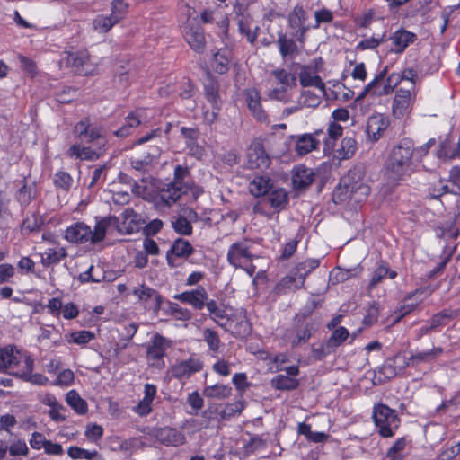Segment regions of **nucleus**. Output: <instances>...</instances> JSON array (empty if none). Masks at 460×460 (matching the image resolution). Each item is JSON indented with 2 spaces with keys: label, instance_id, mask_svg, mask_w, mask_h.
<instances>
[{
  "label": "nucleus",
  "instance_id": "1",
  "mask_svg": "<svg viewBox=\"0 0 460 460\" xmlns=\"http://www.w3.org/2000/svg\"><path fill=\"white\" fill-rule=\"evenodd\" d=\"M413 152V145L409 139L402 140L392 149L385 163V173L388 178L399 181L411 174Z\"/></svg>",
  "mask_w": 460,
  "mask_h": 460
},
{
  "label": "nucleus",
  "instance_id": "2",
  "mask_svg": "<svg viewBox=\"0 0 460 460\" xmlns=\"http://www.w3.org/2000/svg\"><path fill=\"white\" fill-rule=\"evenodd\" d=\"M444 352L441 347H435L428 351H420L406 358L402 354H396L393 358H388L384 366L385 374L396 375V367L402 370L407 367H416L420 363H429L438 358Z\"/></svg>",
  "mask_w": 460,
  "mask_h": 460
},
{
  "label": "nucleus",
  "instance_id": "3",
  "mask_svg": "<svg viewBox=\"0 0 460 460\" xmlns=\"http://www.w3.org/2000/svg\"><path fill=\"white\" fill-rule=\"evenodd\" d=\"M364 170L361 167H354L341 180L343 189L346 190L345 194L349 193L357 201L363 200L370 192V188L364 182ZM341 189L342 186L340 184L334 197L338 196V191Z\"/></svg>",
  "mask_w": 460,
  "mask_h": 460
},
{
  "label": "nucleus",
  "instance_id": "4",
  "mask_svg": "<svg viewBox=\"0 0 460 460\" xmlns=\"http://www.w3.org/2000/svg\"><path fill=\"white\" fill-rule=\"evenodd\" d=\"M373 420L379 435L383 438L393 437L400 426L396 411L383 403L374 407Z\"/></svg>",
  "mask_w": 460,
  "mask_h": 460
},
{
  "label": "nucleus",
  "instance_id": "5",
  "mask_svg": "<svg viewBox=\"0 0 460 460\" xmlns=\"http://www.w3.org/2000/svg\"><path fill=\"white\" fill-rule=\"evenodd\" d=\"M190 172L187 166L178 164L174 168L173 181L167 184V189L163 190L162 199L171 205L178 201L182 194L190 190V185L184 180L190 176Z\"/></svg>",
  "mask_w": 460,
  "mask_h": 460
},
{
  "label": "nucleus",
  "instance_id": "6",
  "mask_svg": "<svg viewBox=\"0 0 460 460\" xmlns=\"http://www.w3.org/2000/svg\"><path fill=\"white\" fill-rule=\"evenodd\" d=\"M128 4L124 0H113L111 2V13L110 15H98L93 22L95 31L105 33L115 24L121 21L127 13Z\"/></svg>",
  "mask_w": 460,
  "mask_h": 460
},
{
  "label": "nucleus",
  "instance_id": "7",
  "mask_svg": "<svg viewBox=\"0 0 460 460\" xmlns=\"http://www.w3.org/2000/svg\"><path fill=\"white\" fill-rule=\"evenodd\" d=\"M90 55L87 50L74 52H64L59 61L60 66L70 67L79 75H89L92 74L90 66Z\"/></svg>",
  "mask_w": 460,
  "mask_h": 460
},
{
  "label": "nucleus",
  "instance_id": "8",
  "mask_svg": "<svg viewBox=\"0 0 460 460\" xmlns=\"http://www.w3.org/2000/svg\"><path fill=\"white\" fill-rule=\"evenodd\" d=\"M415 96L416 91L413 84L411 83L409 86L399 88L395 93L392 105L393 115L401 119L408 114L411 110Z\"/></svg>",
  "mask_w": 460,
  "mask_h": 460
},
{
  "label": "nucleus",
  "instance_id": "9",
  "mask_svg": "<svg viewBox=\"0 0 460 460\" xmlns=\"http://www.w3.org/2000/svg\"><path fill=\"white\" fill-rule=\"evenodd\" d=\"M261 205H270L272 208H282L288 200V194L283 189L272 190L270 179L268 176L261 175Z\"/></svg>",
  "mask_w": 460,
  "mask_h": 460
},
{
  "label": "nucleus",
  "instance_id": "10",
  "mask_svg": "<svg viewBox=\"0 0 460 460\" xmlns=\"http://www.w3.org/2000/svg\"><path fill=\"white\" fill-rule=\"evenodd\" d=\"M102 131V128L91 124L89 118H84L74 128L75 136L82 142L92 143L98 141L100 145L104 146L106 140Z\"/></svg>",
  "mask_w": 460,
  "mask_h": 460
},
{
  "label": "nucleus",
  "instance_id": "11",
  "mask_svg": "<svg viewBox=\"0 0 460 460\" xmlns=\"http://www.w3.org/2000/svg\"><path fill=\"white\" fill-rule=\"evenodd\" d=\"M192 244L181 237L173 241L170 249L166 252V261L170 268L179 267L176 259H187L194 252Z\"/></svg>",
  "mask_w": 460,
  "mask_h": 460
},
{
  "label": "nucleus",
  "instance_id": "12",
  "mask_svg": "<svg viewBox=\"0 0 460 460\" xmlns=\"http://www.w3.org/2000/svg\"><path fill=\"white\" fill-rule=\"evenodd\" d=\"M390 125L388 117L381 113L371 115L367 119L366 133L367 140L370 142L378 141Z\"/></svg>",
  "mask_w": 460,
  "mask_h": 460
},
{
  "label": "nucleus",
  "instance_id": "13",
  "mask_svg": "<svg viewBox=\"0 0 460 460\" xmlns=\"http://www.w3.org/2000/svg\"><path fill=\"white\" fill-rule=\"evenodd\" d=\"M133 294L138 297V299L146 303V307L152 310L155 314L161 309V305L164 302L163 296L155 289L141 285L133 290Z\"/></svg>",
  "mask_w": 460,
  "mask_h": 460
},
{
  "label": "nucleus",
  "instance_id": "14",
  "mask_svg": "<svg viewBox=\"0 0 460 460\" xmlns=\"http://www.w3.org/2000/svg\"><path fill=\"white\" fill-rule=\"evenodd\" d=\"M207 293L203 286H198L195 289L174 295L173 298L191 305L195 310H202L204 300L207 299Z\"/></svg>",
  "mask_w": 460,
  "mask_h": 460
},
{
  "label": "nucleus",
  "instance_id": "15",
  "mask_svg": "<svg viewBox=\"0 0 460 460\" xmlns=\"http://www.w3.org/2000/svg\"><path fill=\"white\" fill-rule=\"evenodd\" d=\"M184 39L190 47L197 53L205 49L206 40L204 31L199 24H189L184 28Z\"/></svg>",
  "mask_w": 460,
  "mask_h": 460
},
{
  "label": "nucleus",
  "instance_id": "16",
  "mask_svg": "<svg viewBox=\"0 0 460 460\" xmlns=\"http://www.w3.org/2000/svg\"><path fill=\"white\" fill-rule=\"evenodd\" d=\"M314 180V172L312 169L303 164L294 167L292 170V185L297 191L307 189Z\"/></svg>",
  "mask_w": 460,
  "mask_h": 460
},
{
  "label": "nucleus",
  "instance_id": "17",
  "mask_svg": "<svg viewBox=\"0 0 460 460\" xmlns=\"http://www.w3.org/2000/svg\"><path fill=\"white\" fill-rule=\"evenodd\" d=\"M203 367L202 362L199 358H190L174 365L172 367V376L175 378H188L191 375L199 372Z\"/></svg>",
  "mask_w": 460,
  "mask_h": 460
},
{
  "label": "nucleus",
  "instance_id": "18",
  "mask_svg": "<svg viewBox=\"0 0 460 460\" xmlns=\"http://www.w3.org/2000/svg\"><path fill=\"white\" fill-rule=\"evenodd\" d=\"M91 228L83 222L68 226L65 232V239L70 243H85L90 242Z\"/></svg>",
  "mask_w": 460,
  "mask_h": 460
},
{
  "label": "nucleus",
  "instance_id": "19",
  "mask_svg": "<svg viewBox=\"0 0 460 460\" xmlns=\"http://www.w3.org/2000/svg\"><path fill=\"white\" fill-rule=\"evenodd\" d=\"M252 255L243 243H233L227 252V261L234 267H243V264L251 261Z\"/></svg>",
  "mask_w": 460,
  "mask_h": 460
},
{
  "label": "nucleus",
  "instance_id": "20",
  "mask_svg": "<svg viewBox=\"0 0 460 460\" xmlns=\"http://www.w3.org/2000/svg\"><path fill=\"white\" fill-rule=\"evenodd\" d=\"M386 74V68L384 69L374 80H376L375 88H373V95L382 96L388 95L393 93L394 88L400 83L399 74L393 73L387 78L385 84H381Z\"/></svg>",
  "mask_w": 460,
  "mask_h": 460
},
{
  "label": "nucleus",
  "instance_id": "21",
  "mask_svg": "<svg viewBox=\"0 0 460 460\" xmlns=\"http://www.w3.org/2000/svg\"><path fill=\"white\" fill-rule=\"evenodd\" d=\"M21 351L14 345H6L0 348V372H6L19 365Z\"/></svg>",
  "mask_w": 460,
  "mask_h": 460
},
{
  "label": "nucleus",
  "instance_id": "22",
  "mask_svg": "<svg viewBox=\"0 0 460 460\" xmlns=\"http://www.w3.org/2000/svg\"><path fill=\"white\" fill-rule=\"evenodd\" d=\"M119 218L115 216H110L98 220L94 226L93 231L91 230L90 243L96 244L104 240L109 226H117Z\"/></svg>",
  "mask_w": 460,
  "mask_h": 460
},
{
  "label": "nucleus",
  "instance_id": "23",
  "mask_svg": "<svg viewBox=\"0 0 460 460\" xmlns=\"http://www.w3.org/2000/svg\"><path fill=\"white\" fill-rule=\"evenodd\" d=\"M157 438L165 446H180L185 443V436L174 428L164 427L157 430Z\"/></svg>",
  "mask_w": 460,
  "mask_h": 460
},
{
  "label": "nucleus",
  "instance_id": "24",
  "mask_svg": "<svg viewBox=\"0 0 460 460\" xmlns=\"http://www.w3.org/2000/svg\"><path fill=\"white\" fill-rule=\"evenodd\" d=\"M305 278L300 274H296L294 270L289 275L284 277L276 286L275 290L278 293H288L301 288L305 283Z\"/></svg>",
  "mask_w": 460,
  "mask_h": 460
},
{
  "label": "nucleus",
  "instance_id": "25",
  "mask_svg": "<svg viewBox=\"0 0 460 460\" xmlns=\"http://www.w3.org/2000/svg\"><path fill=\"white\" fill-rule=\"evenodd\" d=\"M233 52L230 49H220L215 55L212 61V67L216 73L224 75L226 74L232 63Z\"/></svg>",
  "mask_w": 460,
  "mask_h": 460
},
{
  "label": "nucleus",
  "instance_id": "26",
  "mask_svg": "<svg viewBox=\"0 0 460 460\" xmlns=\"http://www.w3.org/2000/svg\"><path fill=\"white\" fill-rule=\"evenodd\" d=\"M166 339L159 333H155L146 350V355L149 359L153 360H160L165 355L166 346H165Z\"/></svg>",
  "mask_w": 460,
  "mask_h": 460
},
{
  "label": "nucleus",
  "instance_id": "27",
  "mask_svg": "<svg viewBox=\"0 0 460 460\" xmlns=\"http://www.w3.org/2000/svg\"><path fill=\"white\" fill-rule=\"evenodd\" d=\"M319 143V140H317L314 135L302 134L296 137L295 151L297 155L302 156L317 149Z\"/></svg>",
  "mask_w": 460,
  "mask_h": 460
},
{
  "label": "nucleus",
  "instance_id": "28",
  "mask_svg": "<svg viewBox=\"0 0 460 460\" xmlns=\"http://www.w3.org/2000/svg\"><path fill=\"white\" fill-rule=\"evenodd\" d=\"M391 40L394 44V52L402 53L416 40V35L406 30H398L391 36Z\"/></svg>",
  "mask_w": 460,
  "mask_h": 460
},
{
  "label": "nucleus",
  "instance_id": "29",
  "mask_svg": "<svg viewBox=\"0 0 460 460\" xmlns=\"http://www.w3.org/2000/svg\"><path fill=\"white\" fill-rule=\"evenodd\" d=\"M306 20V13L301 6H296L289 14V24L291 28L300 31L298 40L302 41L304 34L308 30L304 25Z\"/></svg>",
  "mask_w": 460,
  "mask_h": 460
},
{
  "label": "nucleus",
  "instance_id": "30",
  "mask_svg": "<svg viewBox=\"0 0 460 460\" xmlns=\"http://www.w3.org/2000/svg\"><path fill=\"white\" fill-rule=\"evenodd\" d=\"M164 314L167 316H173L176 320L188 321L191 318V312L181 307L180 305L174 302L166 301L165 305L162 306L161 309Z\"/></svg>",
  "mask_w": 460,
  "mask_h": 460
},
{
  "label": "nucleus",
  "instance_id": "31",
  "mask_svg": "<svg viewBox=\"0 0 460 460\" xmlns=\"http://www.w3.org/2000/svg\"><path fill=\"white\" fill-rule=\"evenodd\" d=\"M66 256L67 253L64 248H49L44 252L40 253V262L45 268H49L50 266L58 265Z\"/></svg>",
  "mask_w": 460,
  "mask_h": 460
},
{
  "label": "nucleus",
  "instance_id": "32",
  "mask_svg": "<svg viewBox=\"0 0 460 460\" xmlns=\"http://www.w3.org/2000/svg\"><path fill=\"white\" fill-rule=\"evenodd\" d=\"M457 315V312L451 309H445L434 314L429 321V328L437 331L438 328L447 325Z\"/></svg>",
  "mask_w": 460,
  "mask_h": 460
},
{
  "label": "nucleus",
  "instance_id": "33",
  "mask_svg": "<svg viewBox=\"0 0 460 460\" xmlns=\"http://www.w3.org/2000/svg\"><path fill=\"white\" fill-rule=\"evenodd\" d=\"M171 224L174 232L179 235L190 236L193 233L192 224L184 215L172 217Z\"/></svg>",
  "mask_w": 460,
  "mask_h": 460
},
{
  "label": "nucleus",
  "instance_id": "34",
  "mask_svg": "<svg viewBox=\"0 0 460 460\" xmlns=\"http://www.w3.org/2000/svg\"><path fill=\"white\" fill-rule=\"evenodd\" d=\"M67 404L79 415H84L88 411V404L75 390H70L66 395Z\"/></svg>",
  "mask_w": 460,
  "mask_h": 460
},
{
  "label": "nucleus",
  "instance_id": "35",
  "mask_svg": "<svg viewBox=\"0 0 460 460\" xmlns=\"http://www.w3.org/2000/svg\"><path fill=\"white\" fill-rule=\"evenodd\" d=\"M300 84L305 86H314L321 90L324 89V84L321 77L315 75L311 68L303 66L299 74Z\"/></svg>",
  "mask_w": 460,
  "mask_h": 460
},
{
  "label": "nucleus",
  "instance_id": "36",
  "mask_svg": "<svg viewBox=\"0 0 460 460\" xmlns=\"http://www.w3.org/2000/svg\"><path fill=\"white\" fill-rule=\"evenodd\" d=\"M232 393V387L223 384L208 385L203 389V395L207 398L225 399Z\"/></svg>",
  "mask_w": 460,
  "mask_h": 460
},
{
  "label": "nucleus",
  "instance_id": "37",
  "mask_svg": "<svg viewBox=\"0 0 460 460\" xmlns=\"http://www.w3.org/2000/svg\"><path fill=\"white\" fill-rule=\"evenodd\" d=\"M244 101L253 117L259 120V90L256 88L246 89Z\"/></svg>",
  "mask_w": 460,
  "mask_h": 460
},
{
  "label": "nucleus",
  "instance_id": "38",
  "mask_svg": "<svg viewBox=\"0 0 460 460\" xmlns=\"http://www.w3.org/2000/svg\"><path fill=\"white\" fill-rule=\"evenodd\" d=\"M271 385L278 390H294L298 387L299 381L294 377L278 375L271 380Z\"/></svg>",
  "mask_w": 460,
  "mask_h": 460
},
{
  "label": "nucleus",
  "instance_id": "39",
  "mask_svg": "<svg viewBox=\"0 0 460 460\" xmlns=\"http://www.w3.org/2000/svg\"><path fill=\"white\" fill-rule=\"evenodd\" d=\"M140 125V119L133 112L129 113L125 119V123L116 131L114 135L118 137H125L130 135L133 128Z\"/></svg>",
  "mask_w": 460,
  "mask_h": 460
},
{
  "label": "nucleus",
  "instance_id": "40",
  "mask_svg": "<svg viewBox=\"0 0 460 460\" xmlns=\"http://www.w3.org/2000/svg\"><path fill=\"white\" fill-rule=\"evenodd\" d=\"M44 224V220L41 217L33 214L31 217H27L23 219L21 229L22 233L31 234L33 232H39Z\"/></svg>",
  "mask_w": 460,
  "mask_h": 460
},
{
  "label": "nucleus",
  "instance_id": "41",
  "mask_svg": "<svg viewBox=\"0 0 460 460\" xmlns=\"http://www.w3.org/2000/svg\"><path fill=\"white\" fill-rule=\"evenodd\" d=\"M277 81L282 84V90H287L296 85V77L293 73L284 69H278L272 72Z\"/></svg>",
  "mask_w": 460,
  "mask_h": 460
},
{
  "label": "nucleus",
  "instance_id": "42",
  "mask_svg": "<svg viewBox=\"0 0 460 460\" xmlns=\"http://www.w3.org/2000/svg\"><path fill=\"white\" fill-rule=\"evenodd\" d=\"M247 167L250 169L259 168V141L254 138L246 152Z\"/></svg>",
  "mask_w": 460,
  "mask_h": 460
},
{
  "label": "nucleus",
  "instance_id": "43",
  "mask_svg": "<svg viewBox=\"0 0 460 460\" xmlns=\"http://www.w3.org/2000/svg\"><path fill=\"white\" fill-rule=\"evenodd\" d=\"M67 455L69 457H71L74 460L77 459H86V460H93L97 455L98 452L96 450L93 451H88L84 448L72 446L67 450Z\"/></svg>",
  "mask_w": 460,
  "mask_h": 460
},
{
  "label": "nucleus",
  "instance_id": "44",
  "mask_svg": "<svg viewBox=\"0 0 460 460\" xmlns=\"http://www.w3.org/2000/svg\"><path fill=\"white\" fill-rule=\"evenodd\" d=\"M349 333V331L345 327H339L335 329L331 337L328 339L327 347L335 348L340 346L343 341H345Z\"/></svg>",
  "mask_w": 460,
  "mask_h": 460
},
{
  "label": "nucleus",
  "instance_id": "45",
  "mask_svg": "<svg viewBox=\"0 0 460 460\" xmlns=\"http://www.w3.org/2000/svg\"><path fill=\"white\" fill-rule=\"evenodd\" d=\"M202 336L209 349L213 352H217L221 343L217 332L212 329L206 328L203 331Z\"/></svg>",
  "mask_w": 460,
  "mask_h": 460
},
{
  "label": "nucleus",
  "instance_id": "46",
  "mask_svg": "<svg viewBox=\"0 0 460 460\" xmlns=\"http://www.w3.org/2000/svg\"><path fill=\"white\" fill-rule=\"evenodd\" d=\"M279 50L283 57L293 56L298 53L297 46L293 40L279 36Z\"/></svg>",
  "mask_w": 460,
  "mask_h": 460
},
{
  "label": "nucleus",
  "instance_id": "47",
  "mask_svg": "<svg viewBox=\"0 0 460 460\" xmlns=\"http://www.w3.org/2000/svg\"><path fill=\"white\" fill-rule=\"evenodd\" d=\"M203 308L207 309V311L212 316V319H225V310L217 305V301L209 299L208 293L207 299L204 300Z\"/></svg>",
  "mask_w": 460,
  "mask_h": 460
},
{
  "label": "nucleus",
  "instance_id": "48",
  "mask_svg": "<svg viewBox=\"0 0 460 460\" xmlns=\"http://www.w3.org/2000/svg\"><path fill=\"white\" fill-rule=\"evenodd\" d=\"M70 339H66L67 342H74L79 345H84L95 338L94 333L90 331L74 332L69 334Z\"/></svg>",
  "mask_w": 460,
  "mask_h": 460
},
{
  "label": "nucleus",
  "instance_id": "49",
  "mask_svg": "<svg viewBox=\"0 0 460 460\" xmlns=\"http://www.w3.org/2000/svg\"><path fill=\"white\" fill-rule=\"evenodd\" d=\"M396 275L397 274L395 271L390 270L388 268L385 266H379L374 272L369 287L375 288L385 278H386V276H388L390 279H394Z\"/></svg>",
  "mask_w": 460,
  "mask_h": 460
},
{
  "label": "nucleus",
  "instance_id": "50",
  "mask_svg": "<svg viewBox=\"0 0 460 460\" xmlns=\"http://www.w3.org/2000/svg\"><path fill=\"white\" fill-rule=\"evenodd\" d=\"M54 184L57 188L66 191L69 190L73 182L71 175L64 171H59L54 175Z\"/></svg>",
  "mask_w": 460,
  "mask_h": 460
},
{
  "label": "nucleus",
  "instance_id": "51",
  "mask_svg": "<svg viewBox=\"0 0 460 460\" xmlns=\"http://www.w3.org/2000/svg\"><path fill=\"white\" fill-rule=\"evenodd\" d=\"M357 150L356 140L352 137H346L341 140L340 153L342 158H350Z\"/></svg>",
  "mask_w": 460,
  "mask_h": 460
},
{
  "label": "nucleus",
  "instance_id": "52",
  "mask_svg": "<svg viewBox=\"0 0 460 460\" xmlns=\"http://www.w3.org/2000/svg\"><path fill=\"white\" fill-rule=\"evenodd\" d=\"M319 266V261L315 259H309L303 262L298 263L296 268V274H300L305 279L311 273L314 269Z\"/></svg>",
  "mask_w": 460,
  "mask_h": 460
},
{
  "label": "nucleus",
  "instance_id": "53",
  "mask_svg": "<svg viewBox=\"0 0 460 460\" xmlns=\"http://www.w3.org/2000/svg\"><path fill=\"white\" fill-rule=\"evenodd\" d=\"M205 95L207 100L212 104L213 110L218 111L220 106L217 86L213 83L205 85Z\"/></svg>",
  "mask_w": 460,
  "mask_h": 460
},
{
  "label": "nucleus",
  "instance_id": "54",
  "mask_svg": "<svg viewBox=\"0 0 460 460\" xmlns=\"http://www.w3.org/2000/svg\"><path fill=\"white\" fill-rule=\"evenodd\" d=\"M15 376H18L25 381L31 382L34 385H44L49 381L48 377L42 374H29L28 372H16L13 374Z\"/></svg>",
  "mask_w": 460,
  "mask_h": 460
},
{
  "label": "nucleus",
  "instance_id": "55",
  "mask_svg": "<svg viewBox=\"0 0 460 460\" xmlns=\"http://www.w3.org/2000/svg\"><path fill=\"white\" fill-rule=\"evenodd\" d=\"M429 191L430 197L436 199L441 198L443 195L447 193H453V191L449 190V187L447 184H445L442 181H439L437 184L433 185ZM454 194L456 196H459L460 190L459 191L454 192Z\"/></svg>",
  "mask_w": 460,
  "mask_h": 460
},
{
  "label": "nucleus",
  "instance_id": "56",
  "mask_svg": "<svg viewBox=\"0 0 460 460\" xmlns=\"http://www.w3.org/2000/svg\"><path fill=\"white\" fill-rule=\"evenodd\" d=\"M94 267L92 265L87 270L82 272L78 276V280L81 283H100L105 279V275L102 274V277H96L93 272Z\"/></svg>",
  "mask_w": 460,
  "mask_h": 460
},
{
  "label": "nucleus",
  "instance_id": "57",
  "mask_svg": "<svg viewBox=\"0 0 460 460\" xmlns=\"http://www.w3.org/2000/svg\"><path fill=\"white\" fill-rule=\"evenodd\" d=\"M163 221L155 218L147 223L143 228V234L146 237L154 236L158 234L163 228Z\"/></svg>",
  "mask_w": 460,
  "mask_h": 460
},
{
  "label": "nucleus",
  "instance_id": "58",
  "mask_svg": "<svg viewBox=\"0 0 460 460\" xmlns=\"http://www.w3.org/2000/svg\"><path fill=\"white\" fill-rule=\"evenodd\" d=\"M313 333V325L307 323L304 329L299 330L296 333V339L292 341L293 346H297L305 343Z\"/></svg>",
  "mask_w": 460,
  "mask_h": 460
},
{
  "label": "nucleus",
  "instance_id": "59",
  "mask_svg": "<svg viewBox=\"0 0 460 460\" xmlns=\"http://www.w3.org/2000/svg\"><path fill=\"white\" fill-rule=\"evenodd\" d=\"M406 446V440L404 438L397 439L394 444L388 449L386 456L400 457L402 459V452L404 450Z\"/></svg>",
  "mask_w": 460,
  "mask_h": 460
},
{
  "label": "nucleus",
  "instance_id": "60",
  "mask_svg": "<svg viewBox=\"0 0 460 460\" xmlns=\"http://www.w3.org/2000/svg\"><path fill=\"white\" fill-rule=\"evenodd\" d=\"M84 435L88 439L97 441L103 436V429L98 424H88Z\"/></svg>",
  "mask_w": 460,
  "mask_h": 460
},
{
  "label": "nucleus",
  "instance_id": "61",
  "mask_svg": "<svg viewBox=\"0 0 460 460\" xmlns=\"http://www.w3.org/2000/svg\"><path fill=\"white\" fill-rule=\"evenodd\" d=\"M187 402L191 406L194 414H197L204 405V400L197 391L189 394Z\"/></svg>",
  "mask_w": 460,
  "mask_h": 460
},
{
  "label": "nucleus",
  "instance_id": "62",
  "mask_svg": "<svg viewBox=\"0 0 460 460\" xmlns=\"http://www.w3.org/2000/svg\"><path fill=\"white\" fill-rule=\"evenodd\" d=\"M9 453L13 456H27L29 453V448L24 441L18 440L11 444L8 447Z\"/></svg>",
  "mask_w": 460,
  "mask_h": 460
},
{
  "label": "nucleus",
  "instance_id": "63",
  "mask_svg": "<svg viewBox=\"0 0 460 460\" xmlns=\"http://www.w3.org/2000/svg\"><path fill=\"white\" fill-rule=\"evenodd\" d=\"M91 149L89 147H82L78 144H74L69 147L67 155L71 157L75 156L76 158L83 159L88 158Z\"/></svg>",
  "mask_w": 460,
  "mask_h": 460
},
{
  "label": "nucleus",
  "instance_id": "64",
  "mask_svg": "<svg viewBox=\"0 0 460 460\" xmlns=\"http://www.w3.org/2000/svg\"><path fill=\"white\" fill-rule=\"evenodd\" d=\"M14 273L15 269L12 264H0V284L9 282V280L14 276Z\"/></svg>",
  "mask_w": 460,
  "mask_h": 460
}]
</instances>
